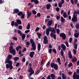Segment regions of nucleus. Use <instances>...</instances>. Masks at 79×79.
Here are the masks:
<instances>
[{
    "label": "nucleus",
    "instance_id": "nucleus-1",
    "mask_svg": "<svg viewBox=\"0 0 79 79\" xmlns=\"http://www.w3.org/2000/svg\"><path fill=\"white\" fill-rule=\"evenodd\" d=\"M47 29H49V32L51 31V33L50 34V36L51 37H53L54 39H56V30L55 29L54 27L52 28L51 27H49V28H47Z\"/></svg>",
    "mask_w": 79,
    "mask_h": 79
},
{
    "label": "nucleus",
    "instance_id": "nucleus-2",
    "mask_svg": "<svg viewBox=\"0 0 79 79\" xmlns=\"http://www.w3.org/2000/svg\"><path fill=\"white\" fill-rule=\"evenodd\" d=\"M9 52L10 53L12 54L14 56L16 55V50L15 49H13V46H11L9 48Z\"/></svg>",
    "mask_w": 79,
    "mask_h": 79
},
{
    "label": "nucleus",
    "instance_id": "nucleus-3",
    "mask_svg": "<svg viewBox=\"0 0 79 79\" xmlns=\"http://www.w3.org/2000/svg\"><path fill=\"white\" fill-rule=\"evenodd\" d=\"M51 67L53 68H54V69L55 70H58V66L57 64H55V63H52L51 64Z\"/></svg>",
    "mask_w": 79,
    "mask_h": 79
},
{
    "label": "nucleus",
    "instance_id": "nucleus-4",
    "mask_svg": "<svg viewBox=\"0 0 79 79\" xmlns=\"http://www.w3.org/2000/svg\"><path fill=\"white\" fill-rule=\"evenodd\" d=\"M60 37H62L63 40H65L66 38V35L64 33H61L60 34Z\"/></svg>",
    "mask_w": 79,
    "mask_h": 79
},
{
    "label": "nucleus",
    "instance_id": "nucleus-5",
    "mask_svg": "<svg viewBox=\"0 0 79 79\" xmlns=\"http://www.w3.org/2000/svg\"><path fill=\"white\" fill-rule=\"evenodd\" d=\"M5 63H8V64L13 66V63L12 61L10 60H5Z\"/></svg>",
    "mask_w": 79,
    "mask_h": 79
},
{
    "label": "nucleus",
    "instance_id": "nucleus-6",
    "mask_svg": "<svg viewBox=\"0 0 79 79\" xmlns=\"http://www.w3.org/2000/svg\"><path fill=\"white\" fill-rule=\"evenodd\" d=\"M72 22L76 23L77 21V18L75 16H73V18L72 19Z\"/></svg>",
    "mask_w": 79,
    "mask_h": 79
},
{
    "label": "nucleus",
    "instance_id": "nucleus-7",
    "mask_svg": "<svg viewBox=\"0 0 79 79\" xmlns=\"http://www.w3.org/2000/svg\"><path fill=\"white\" fill-rule=\"evenodd\" d=\"M6 67L7 69H8V68H10V70H11V69H12L13 68V66H11L10 65H9L8 64H6Z\"/></svg>",
    "mask_w": 79,
    "mask_h": 79
},
{
    "label": "nucleus",
    "instance_id": "nucleus-8",
    "mask_svg": "<svg viewBox=\"0 0 79 79\" xmlns=\"http://www.w3.org/2000/svg\"><path fill=\"white\" fill-rule=\"evenodd\" d=\"M52 24H53V20H49L48 21V23L47 26H48L49 27H50V26H52Z\"/></svg>",
    "mask_w": 79,
    "mask_h": 79
},
{
    "label": "nucleus",
    "instance_id": "nucleus-9",
    "mask_svg": "<svg viewBox=\"0 0 79 79\" xmlns=\"http://www.w3.org/2000/svg\"><path fill=\"white\" fill-rule=\"evenodd\" d=\"M27 18H29V17L31 16V15H32V12H30L29 10H27Z\"/></svg>",
    "mask_w": 79,
    "mask_h": 79
},
{
    "label": "nucleus",
    "instance_id": "nucleus-10",
    "mask_svg": "<svg viewBox=\"0 0 79 79\" xmlns=\"http://www.w3.org/2000/svg\"><path fill=\"white\" fill-rule=\"evenodd\" d=\"M61 48H62L63 50L65 51L66 50V46L64 44H62L61 45Z\"/></svg>",
    "mask_w": 79,
    "mask_h": 79
},
{
    "label": "nucleus",
    "instance_id": "nucleus-11",
    "mask_svg": "<svg viewBox=\"0 0 79 79\" xmlns=\"http://www.w3.org/2000/svg\"><path fill=\"white\" fill-rule=\"evenodd\" d=\"M12 55L9 54L7 58V59H6V60H10L12 58Z\"/></svg>",
    "mask_w": 79,
    "mask_h": 79
},
{
    "label": "nucleus",
    "instance_id": "nucleus-12",
    "mask_svg": "<svg viewBox=\"0 0 79 79\" xmlns=\"http://www.w3.org/2000/svg\"><path fill=\"white\" fill-rule=\"evenodd\" d=\"M35 54V52H31L30 53V56L31 58H32L34 57V55Z\"/></svg>",
    "mask_w": 79,
    "mask_h": 79
},
{
    "label": "nucleus",
    "instance_id": "nucleus-13",
    "mask_svg": "<svg viewBox=\"0 0 79 79\" xmlns=\"http://www.w3.org/2000/svg\"><path fill=\"white\" fill-rule=\"evenodd\" d=\"M14 12H13V14H17L19 11V10L18 9H15L14 10Z\"/></svg>",
    "mask_w": 79,
    "mask_h": 79
},
{
    "label": "nucleus",
    "instance_id": "nucleus-14",
    "mask_svg": "<svg viewBox=\"0 0 79 79\" xmlns=\"http://www.w3.org/2000/svg\"><path fill=\"white\" fill-rule=\"evenodd\" d=\"M40 48H41V45L40 44V43H39L38 44V45L37 50H38V51L40 52V49H41Z\"/></svg>",
    "mask_w": 79,
    "mask_h": 79
},
{
    "label": "nucleus",
    "instance_id": "nucleus-15",
    "mask_svg": "<svg viewBox=\"0 0 79 79\" xmlns=\"http://www.w3.org/2000/svg\"><path fill=\"white\" fill-rule=\"evenodd\" d=\"M19 48L20 49H21V48H22V47H21V46L18 45L17 47H16V50L17 51V52L19 51Z\"/></svg>",
    "mask_w": 79,
    "mask_h": 79
},
{
    "label": "nucleus",
    "instance_id": "nucleus-16",
    "mask_svg": "<svg viewBox=\"0 0 79 79\" xmlns=\"http://www.w3.org/2000/svg\"><path fill=\"white\" fill-rule=\"evenodd\" d=\"M30 42L32 44L31 45H33V46H34V45L35 44V43L34 42V40L32 39H31L30 40Z\"/></svg>",
    "mask_w": 79,
    "mask_h": 79
},
{
    "label": "nucleus",
    "instance_id": "nucleus-17",
    "mask_svg": "<svg viewBox=\"0 0 79 79\" xmlns=\"http://www.w3.org/2000/svg\"><path fill=\"white\" fill-rule=\"evenodd\" d=\"M51 7V4H48L46 5V9L47 10H50V7Z\"/></svg>",
    "mask_w": 79,
    "mask_h": 79
},
{
    "label": "nucleus",
    "instance_id": "nucleus-18",
    "mask_svg": "<svg viewBox=\"0 0 79 79\" xmlns=\"http://www.w3.org/2000/svg\"><path fill=\"white\" fill-rule=\"evenodd\" d=\"M79 35V32H78L77 33H75L74 34V37L75 38H77L78 37Z\"/></svg>",
    "mask_w": 79,
    "mask_h": 79
},
{
    "label": "nucleus",
    "instance_id": "nucleus-19",
    "mask_svg": "<svg viewBox=\"0 0 79 79\" xmlns=\"http://www.w3.org/2000/svg\"><path fill=\"white\" fill-rule=\"evenodd\" d=\"M72 63H75L77 61V58L76 57H74L72 59Z\"/></svg>",
    "mask_w": 79,
    "mask_h": 79
},
{
    "label": "nucleus",
    "instance_id": "nucleus-20",
    "mask_svg": "<svg viewBox=\"0 0 79 79\" xmlns=\"http://www.w3.org/2000/svg\"><path fill=\"white\" fill-rule=\"evenodd\" d=\"M60 20L62 23H63L65 22V19L62 16L61 17Z\"/></svg>",
    "mask_w": 79,
    "mask_h": 79
},
{
    "label": "nucleus",
    "instance_id": "nucleus-21",
    "mask_svg": "<svg viewBox=\"0 0 79 79\" xmlns=\"http://www.w3.org/2000/svg\"><path fill=\"white\" fill-rule=\"evenodd\" d=\"M63 16L64 18H68V15H66V12H64L63 14Z\"/></svg>",
    "mask_w": 79,
    "mask_h": 79
},
{
    "label": "nucleus",
    "instance_id": "nucleus-22",
    "mask_svg": "<svg viewBox=\"0 0 79 79\" xmlns=\"http://www.w3.org/2000/svg\"><path fill=\"white\" fill-rule=\"evenodd\" d=\"M16 22L17 23L19 24H22V23L21 22V21L20 19H18L16 21Z\"/></svg>",
    "mask_w": 79,
    "mask_h": 79
},
{
    "label": "nucleus",
    "instance_id": "nucleus-23",
    "mask_svg": "<svg viewBox=\"0 0 79 79\" xmlns=\"http://www.w3.org/2000/svg\"><path fill=\"white\" fill-rule=\"evenodd\" d=\"M62 78L63 79H67V77L65 76V74L64 73L62 74Z\"/></svg>",
    "mask_w": 79,
    "mask_h": 79
},
{
    "label": "nucleus",
    "instance_id": "nucleus-24",
    "mask_svg": "<svg viewBox=\"0 0 79 79\" xmlns=\"http://www.w3.org/2000/svg\"><path fill=\"white\" fill-rule=\"evenodd\" d=\"M51 77L52 78V79H55V78H56V77L53 74H51Z\"/></svg>",
    "mask_w": 79,
    "mask_h": 79
},
{
    "label": "nucleus",
    "instance_id": "nucleus-25",
    "mask_svg": "<svg viewBox=\"0 0 79 79\" xmlns=\"http://www.w3.org/2000/svg\"><path fill=\"white\" fill-rule=\"evenodd\" d=\"M43 43L44 44H47L48 43V40H44Z\"/></svg>",
    "mask_w": 79,
    "mask_h": 79
},
{
    "label": "nucleus",
    "instance_id": "nucleus-26",
    "mask_svg": "<svg viewBox=\"0 0 79 79\" xmlns=\"http://www.w3.org/2000/svg\"><path fill=\"white\" fill-rule=\"evenodd\" d=\"M23 14V12L22 11H19L17 14V15L18 16H21L22 14Z\"/></svg>",
    "mask_w": 79,
    "mask_h": 79
},
{
    "label": "nucleus",
    "instance_id": "nucleus-27",
    "mask_svg": "<svg viewBox=\"0 0 79 79\" xmlns=\"http://www.w3.org/2000/svg\"><path fill=\"white\" fill-rule=\"evenodd\" d=\"M46 33L47 35H48L50 34V31H49V29H46Z\"/></svg>",
    "mask_w": 79,
    "mask_h": 79
},
{
    "label": "nucleus",
    "instance_id": "nucleus-28",
    "mask_svg": "<svg viewBox=\"0 0 79 79\" xmlns=\"http://www.w3.org/2000/svg\"><path fill=\"white\" fill-rule=\"evenodd\" d=\"M31 73L29 74V76L30 77L31 76V75H32L34 73V71L33 70L32 72H30Z\"/></svg>",
    "mask_w": 79,
    "mask_h": 79
},
{
    "label": "nucleus",
    "instance_id": "nucleus-29",
    "mask_svg": "<svg viewBox=\"0 0 79 79\" xmlns=\"http://www.w3.org/2000/svg\"><path fill=\"white\" fill-rule=\"evenodd\" d=\"M17 33L20 35H23V33H22V32L20 31V30H18L17 31Z\"/></svg>",
    "mask_w": 79,
    "mask_h": 79
},
{
    "label": "nucleus",
    "instance_id": "nucleus-30",
    "mask_svg": "<svg viewBox=\"0 0 79 79\" xmlns=\"http://www.w3.org/2000/svg\"><path fill=\"white\" fill-rule=\"evenodd\" d=\"M31 46L32 47L31 49H33L34 50H36V46H35V44H34V46L31 45Z\"/></svg>",
    "mask_w": 79,
    "mask_h": 79
},
{
    "label": "nucleus",
    "instance_id": "nucleus-31",
    "mask_svg": "<svg viewBox=\"0 0 79 79\" xmlns=\"http://www.w3.org/2000/svg\"><path fill=\"white\" fill-rule=\"evenodd\" d=\"M19 58L18 57H17L14 58L13 59V60L16 61L19 60Z\"/></svg>",
    "mask_w": 79,
    "mask_h": 79
},
{
    "label": "nucleus",
    "instance_id": "nucleus-32",
    "mask_svg": "<svg viewBox=\"0 0 79 79\" xmlns=\"http://www.w3.org/2000/svg\"><path fill=\"white\" fill-rule=\"evenodd\" d=\"M37 35L38 36V38L39 39H40V36L42 35V34L39 33L37 32Z\"/></svg>",
    "mask_w": 79,
    "mask_h": 79
},
{
    "label": "nucleus",
    "instance_id": "nucleus-33",
    "mask_svg": "<svg viewBox=\"0 0 79 79\" xmlns=\"http://www.w3.org/2000/svg\"><path fill=\"white\" fill-rule=\"evenodd\" d=\"M73 64L72 63L70 62L69 63V64L68 65V68H70V67H71V66H73Z\"/></svg>",
    "mask_w": 79,
    "mask_h": 79
},
{
    "label": "nucleus",
    "instance_id": "nucleus-34",
    "mask_svg": "<svg viewBox=\"0 0 79 79\" xmlns=\"http://www.w3.org/2000/svg\"><path fill=\"white\" fill-rule=\"evenodd\" d=\"M76 28L77 29V30H78L79 29V24L78 23L76 25Z\"/></svg>",
    "mask_w": 79,
    "mask_h": 79
},
{
    "label": "nucleus",
    "instance_id": "nucleus-35",
    "mask_svg": "<svg viewBox=\"0 0 79 79\" xmlns=\"http://www.w3.org/2000/svg\"><path fill=\"white\" fill-rule=\"evenodd\" d=\"M74 79H79V75H76V77H75L74 78H73Z\"/></svg>",
    "mask_w": 79,
    "mask_h": 79
},
{
    "label": "nucleus",
    "instance_id": "nucleus-36",
    "mask_svg": "<svg viewBox=\"0 0 79 79\" xmlns=\"http://www.w3.org/2000/svg\"><path fill=\"white\" fill-rule=\"evenodd\" d=\"M40 72V69H38L37 70L35 73V75H37V74H38Z\"/></svg>",
    "mask_w": 79,
    "mask_h": 79
},
{
    "label": "nucleus",
    "instance_id": "nucleus-37",
    "mask_svg": "<svg viewBox=\"0 0 79 79\" xmlns=\"http://www.w3.org/2000/svg\"><path fill=\"white\" fill-rule=\"evenodd\" d=\"M74 48L76 50H77V44L76 43L74 45Z\"/></svg>",
    "mask_w": 79,
    "mask_h": 79
},
{
    "label": "nucleus",
    "instance_id": "nucleus-38",
    "mask_svg": "<svg viewBox=\"0 0 79 79\" xmlns=\"http://www.w3.org/2000/svg\"><path fill=\"white\" fill-rule=\"evenodd\" d=\"M33 69L32 67L30 68L28 70V72L29 73H31V72H32V71Z\"/></svg>",
    "mask_w": 79,
    "mask_h": 79
},
{
    "label": "nucleus",
    "instance_id": "nucleus-39",
    "mask_svg": "<svg viewBox=\"0 0 79 79\" xmlns=\"http://www.w3.org/2000/svg\"><path fill=\"white\" fill-rule=\"evenodd\" d=\"M30 44V43L28 41L26 42V46L27 48H28V47H29V45Z\"/></svg>",
    "mask_w": 79,
    "mask_h": 79
},
{
    "label": "nucleus",
    "instance_id": "nucleus-40",
    "mask_svg": "<svg viewBox=\"0 0 79 79\" xmlns=\"http://www.w3.org/2000/svg\"><path fill=\"white\" fill-rule=\"evenodd\" d=\"M32 14H33V15H36L37 12L35 11V10H32Z\"/></svg>",
    "mask_w": 79,
    "mask_h": 79
},
{
    "label": "nucleus",
    "instance_id": "nucleus-41",
    "mask_svg": "<svg viewBox=\"0 0 79 79\" xmlns=\"http://www.w3.org/2000/svg\"><path fill=\"white\" fill-rule=\"evenodd\" d=\"M77 52V50L75 49H73V53L74 55H76V53Z\"/></svg>",
    "mask_w": 79,
    "mask_h": 79
},
{
    "label": "nucleus",
    "instance_id": "nucleus-42",
    "mask_svg": "<svg viewBox=\"0 0 79 79\" xmlns=\"http://www.w3.org/2000/svg\"><path fill=\"white\" fill-rule=\"evenodd\" d=\"M60 54L61 55H62V56H64V53L63 52V49L61 50Z\"/></svg>",
    "mask_w": 79,
    "mask_h": 79
},
{
    "label": "nucleus",
    "instance_id": "nucleus-43",
    "mask_svg": "<svg viewBox=\"0 0 79 79\" xmlns=\"http://www.w3.org/2000/svg\"><path fill=\"white\" fill-rule=\"evenodd\" d=\"M24 16H25V14H23L21 16V19H24Z\"/></svg>",
    "mask_w": 79,
    "mask_h": 79
},
{
    "label": "nucleus",
    "instance_id": "nucleus-44",
    "mask_svg": "<svg viewBox=\"0 0 79 79\" xmlns=\"http://www.w3.org/2000/svg\"><path fill=\"white\" fill-rule=\"evenodd\" d=\"M15 21H13L11 22V26H14V25H15Z\"/></svg>",
    "mask_w": 79,
    "mask_h": 79
},
{
    "label": "nucleus",
    "instance_id": "nucleus-45",
    "mask_svg": "<svg viewBox=\"0 0 79 79\" xmlns=\"http://www.w3.org/2000/svg\"><path fill=\"white\" fill-rule=\"evenodd\" d=\"M52 51L55 54H56V49H55V48L53 49L52 50Z\"/></svg>",
    "mask_w": 79,
    "mask_h": 79
},
{
    "label": "nucleus",
    "instance_id": "nucleus-46",
    "mask_svg": "<svg viewBox=\"0 0 79 79\" xmlns=\"http://www.w3.org/2000/svg\"><path fill=\"white\" fill-rule=\"evenodd\" d=\"M65 44L66 46H67V47H69V44H68V42L65 41Z\"/></svg>",
    "mask_w": 79,
    "mask_h": 79
},
{
    "label": "nucleus",
    "instance_id": "nucleus-47",
    "mask_svg": "<svg viewBox=\"0 0 79 79\" xmlns=\"http://www.w3.org/2000/svg\"><path fill=\"white\" fill-rule=\"evenodd\" d=\"M14 25L15 27H18L19 26V25L16 22H15L14 24Z\"/></svg>",
    "mask_w": 79,
    "mask_h": 79
},
{
    "label": "nucleus",
    "instance_id": "nucleus-48",
    "mask_svg": "<svg viewBox=\"0 0 79 79\" xmlns=\"http://www.w3.org/2000/svg\"><path fill=\"white\" fill-rule=\"evenodd\" d=\"M34 3H35V4H38V3H39V2L37 0H35Z\"/></svg>",
    "mask_w": 79,
    "mask_h": 79
},
{
    "label": "nucleus",
    "instance_id": "nucleus-49",
    "mask_svg": "<svg viewBox=\"0 0 79 79\" xmlns=\"http://www.w3.org/2000/svg\"><path fill=\"white\" fill-rule=\"evenodd\" d=\"M27 29H30V23H28L27 25Z\"/></svg>",
    "mask_w": 79,
    "mask_h": 79
},
{
    "label": "nucleus",
    "instance_id": "nucleus-50",
    "mask_svg": "<svg viewBox=\"0 0 79 79\" xmlns=\"http://www.w3.org/2000/svg\"><path fill=\"white\" fill-rule=\"evenodd\" d=\"M26 38V35L24 34H22V38L23 39H25Z\"/></svg>",
    "mask_w": 79,
    "mask_h": 79
},
{
    "label": "nucleus",
    "instance_id": "nucleus-51",
    "mask_svg": "<svg viewBox=\"0 0 79 79\" xmlns=\"http://www.w3.org/2000/svg\"><path fill=\"white\" fill-rule=\"evenodd\" d=\"M62 5L63 4L61 3H59L58 4L59 7L60 8H61V7H62Z\"/></svg>",
    "mask_w": 79,
    "mask_h": 79
},
{
    "label": "nucleus",
    "instance_id": "nucleus-52",
    "mask_svg": "<svg viewBox=\"0 0 79 79\" xmlns=\"http://www.w3.org/2000/svg\"><path fill=\"white\" fill-rule=\"evenodd\" d=\"M52 48H50L48 50V52H49V53H52Z\"/></svg>",
    "mask_w": 79,
    "mask_h": 79
},
{
    "label": "nucleus",
    "instance_id": "nucleus-53",
    "mask_svg": "<svg viewBox=\"0 0 79 79\" xmlns=\"http://www.w3.org/2000/svg\"><path fill=\"white\" fill-rule=\"evenodd\" d=\"M37 16L38 17H40V16H41V14H40V13H38L37 14Z\"/></svg>",
    "mask_w": 79,
    "mask_h": 79
},
{
    "label": "nucleus",
    "instance_id": "nucleus-54",
    "mask_svg": "<svg viewBox=\"0 0 79 79\" xmlns=\"http://www.w3.org/2000/svg\"><path fill=\"white\" fill-rule=\"evenodd\" d=\"M76 76V72H74L73 76V78L75 77Z\"/></svg>",
    "mask_w": 79,
    "mask_h": 79
},
{
    "label": "nucleus",
    "instance_id": "nucleus-55",
    "mask_svg": "<svg viewBox=\"0 0 79 79\" xmlns=\"http://www.w3.org/2000/svg\"><path fill=\"white\" fill-rule=\"evenodd\" d=\"M68 56L69 58H70V59H72V58H73V56H72V55L71 54L69 55Z\"/></svg>",
    "mask_w": 79,
    "mask_h": 79
},
{
    "label": "nucleus",
    "instance_id": "nucleus-56",
    "mask_svg": "<svg viewBox=\"0 0 79 79\" xmlns=\"http://www.w3.org/2000/svg\"><path fill=\"white\" fill-rule=\"evenodd\" d=\"M56 32L58 34H60V29H57L56 30Z\"/></svg>",
    "mask_w": 79,
    "mask_h": 79
},
{
    "label": "nucleus",
    "instance_id": "nucleus-57",
    "mask_svg": "<svg viewBox=\"0 0 79 79\" xmlns=\"http://www.w3.org/2000/svg\"><path fill=\"white\" fill-rule=\"evenodd\" d=\"M70 2L72 5H74V1L73 0H71Z\"/></svg>",
    "mask_w": 79,
    "mask_h": 79
},
{
    "label": "nucleus",
    "instance_id": "nucleus-58",
    "mask_svg": "<svg viewBox=\"0 0 79 79\" xmlns=\"http://www.w3.org/2000/svg\"><path fill=\"white\" fill-rule=\"evenodd\" d=\"M30 32V30H27L25 31V33H26V34H27L28 32Z\"/></svg>",
    "mask_w": 79,
    "mask_h": 79
},
{
    "label": "nucleus",
    "instance_id": "nucleus-59",
    "mask_svg": "<svg viewBox=\"0 0 79 79\" xmlns=\"http://www.w3.org/2000/svg\"><path fill=\"white\" fill-rule=\"evenodd\" d=\"M44 60H42L41 61V63H40V65H43V64H44Z\"/></svg>",
    "mask_w": 79,
    "mask_h": 79
},
{
    "label": "nucleus",
    "instance_id": "nucleus-60",
    "mask_svg": "<svg viewBox=\"0 0 79 79\" xmlns=\"http://www.w3.org/2000/svg\"><path fill=\"white\" fill-rule=\"evenodd\" d=\"M40 29V28L39 27H37V28H36L35 30V31H36H36H39V29Z\"/></svg>",
    "mask_w": 79,
    "mask_h": 79
},
{
    "label": "nucleus",
    "instance_id": "nucleus-61",
    "mask_svg": "<svg viewBox=\"0 0 79 79\" xmlns=\"http://www.w3.org/2000/svg\"><path fill=\"white\" fill-rule=\"evenodd\" d=\"M78 11H77L76 10L74 11V13H73V14L76 15V14H77Z\"/></svg>",
    "mask_w": 79,
    "mask_h": 79
},
{
    "label": "nucleus",
    "instance_id": "nucleus-62",
    "mask_svg": "<svg viewBox=\"0 0 79 79\" xmlns=\"http://www.w3.org/2000/svg\"><path fill=\"white\" fill-rule=\"evenodd\" d=\"M60 17L58 16L57 15H56V19H57V20H59V19H60Z\"/></svg>",
    "mask_w": 79,
    "mask_h": 79
},
{
    "label": "nucleus",
    "instance_id": "nucleus-63",
    "mask_svg": "<svg viewBox=\"0 0 79 79\" xmlns=\"http://www.w3.org/2000/svg\"><path fill=\"white\" fill-rule=\"evenodd\" d=\"M73 38L72 37H70V38H69V42L70 43L71 42H72V41L73 40Z\"/></svg>",
    "mask_w": 79,
    "mask_h": 79
},
{
    "label": "nucleus",
    "instance_id": "nucleus-64",
    "mask_svg": "<svg viewBox=\"0 0 79 79\" xmlns=\"http://www.w3.org/2000/svg\"><path fill=\"white\" fill-rule=\"evenodd\" d=\"M56 11L58 12V11H60V8H59V7H57L56 8Z\"/></svg>",
    "mask_w": 79,
    "mask_h": 79
}]
</instances>
